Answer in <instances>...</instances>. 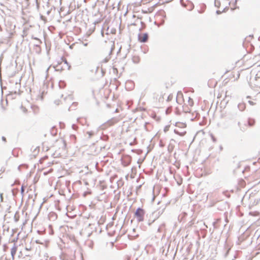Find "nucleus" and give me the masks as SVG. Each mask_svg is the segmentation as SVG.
<instances>
[{
  "mask_svg": "<svg viewBox=\"0 0 260 260\" xmlns=\"http://www.w3.org/2000/svg\"><path fill=\"white\" fill-rule=\"evenodd\" d=\"M145 211L141 208H138L135 212V216L138 222H142L144 219Z\"/></svg>",
  "mask_w": 260,
  "mask_h": 260,
  "instance_id": "1",
  "label": "nucleus"
},
{
  "mask_svg": "<svg viewBox=\"0 0 260 260\" xmlns=\"http://www.w3.org/2000/svg\"><path fill=\"white\" fill-rule=\"evenodd\" d=\"M148 35L147 33H144L142 35L139 34L138 36V40L141 43H145L148 41Z\"/></svg>",
  "mask_w": 260,
  "mask_h": 260,
  "instance_id": "2",
  "label": "nucleus"
},
{
  "mask_svg": "<svg viewBox=\"0 0 260 260\" xmlns=\"http://www.w3.org/2000/svg\"><path fill=\"white\" fill-rule=\"evenodd\" d=\"M238 115V113L236 110H231L228 114V118L230 119L236 118Z\"/></svg>",
  "mask_w": 260,
  "mask_h": 260,
  "instance_id": "3",
  "label": "nucleus"
},
{
  "mask_svg": "<svg viewBox=\"0 0 260 260\" xmlns=\"http://www.w3.org/2000/svg\"><path fill=\"white\" fill-rule=\"evenodd\" d=\"M120 119L119 117H113L107 121V124L109 126H112L118 123Z\"/></svg>",
  "mask_w": 260,
  "mask_h": 260,
  "instance_id": "4",
  "label": "nucleus"
},
{
  "mask_svg": "<svg viewBox=\"0 0 260 260\" xmlns=\"http://www.w3.org/2000/svg\"><path fill=\"white\" fill-rule=\"evenodd\" d=\"M238 125L239 126L240 131L242 132L246 131L248 127L247 123L242 124L239 121L238 122Z\"/></svg>",
  "mask_w": 260,
  "mask_h": 260,
  "instance_id": "5",
  "label": "nucleus"
},
{
  "mask_svg": "<svg viewBox=\"0 0 260 260\" xmlns=\"http://www.w3.org/2000/svg\"><path fill=\"white\" fill-rule=\"evenodd\" d=\"M255 122L256 121L255 119L251 117H249L247 120V124L248 127H253L254 126Z\"/></svg>",
  "mask_w": 260,
  "mask_h": 260,
  "instance_id": "6",
  "label": "nucleus"
},
{
  "mask_svg": "<svg viewBox=\"0 0 260 260\" xmlns=\"http://www.w3.org/2000/svg\"><path fill=\"white\" fill-rule=\"evenodd\" d=\"M17 250V246L15 244H14L13 246L12 247L11 249V254L13 259H14V256L16 253Z\"/></svg>",
  "mask_w": 260,
  "mask_h": 260,
  "instance_id": "7",
  "label": "nucleus"
},
{
  "mask_svg": "<svg viewBox=\"0 0 260 260\" xmlns=\"http://www.w3.org/2000/svg\"><path fill=\"white\" fill-rule=\"evenodd\" d=\"M246 108L245 104L243 103H239L238 105V108L240 111H243Z\"/></svg>",
  "mask_w": 260,
  "mask_h": 260,
  "instance_id": "8",
  "label": "nucleus"
},
{
  "mask_svg": "<svg viewBox=\"0 0 260 260\" xmlns=\"http://www.w3.org/2000/svg\"><path fill=\"white\" fill-rule=\"evenodd\" d=\"M174 133L179 135V136H183L185 135V134H186V132H179L178 130L177 129H174Z\"/></svg>",
  "mask_w": 260,
  "mask_h": 260,
  "instance_id": "9",
  "label": "nucleus"
},
{
  "mask_svg": "<svg viewBox=\"0 0 260 260\" xmlns=\"http://www.w3.org/2000/svg\"><path fill=\"white\" fill-rule=\"evenodd\" d=\"M140 58L138 56H134L133 57V61L134 63H137L139 62Z\"/></svg>",
  "mask_w": 260,
  "mask_h": 260,
  "instance_id": "10",
  "label": "nucleus"
},
{
  "mask_svg": "<svg viewBox=\"0 0 260 260\" xmlns=\"http://www.w3.org/2000/svg\"><path fill=\"white\" fill-rule=\"evenodd\" d=\"M176 126L181 127H184L186 126V124L183 123L181 122H176Z\"/></svg>",
  "mask_w": 260,
  "mask_h": 260,
  "instance_id": "11",
  "label": "nucleus"
},
{
  "mask_svg": "<svg viewBox=\"0 0 260 260\" xmlns=\"http://www.w3.org/2000/svg\"><path fill=\"white\" fill-rule=\"evenodd\" d=\"M188 5H189V7H188V10L189 11H191L194 8L193 4L191 2H188Z\"/></svg>",
  "mask_w": 260,
  "mask_h": 260,
  "instance_id": "12",
  "label": "nucleus"
},
{
  "mask_svg": "<svg viewBox=\"0 0 260 260\" xmlns=\"http://www.w3.org/2000/svg\"><path fill=\"white\" fill-rule=\"evenodd\" d=\"M86 134L88 135V138H91V137L94 135V133L92 131L87 132Z\"/></svg>",
  "mask_w": 260,
  "mask_h": 260,
  "instance_id": "13",
  "label": "nucleus"
},
{
  "mask_svg": "<svg viewBox=\"0 0 260 260\" xmlns=\"http://www.w3.org/2000/svg\"><path fill=\"white\" fill-rule=\"evenodd\" d=\"M156 220V218H154L152 220H151L150 219L148 220V224L149 225H151V224L154 222V221Z\"/></svg>",
  "mask_w": 260,
  "mask_h": 260,
  "instance_id": "14",
  "label": "nucleus"
},
{
  "mask_svg": "<svg viewBox=\"0 0 260 260\" xmlns=\"http://www.w3.org/2000/svg\"><path fill=\"white\" fill-rule=\"evenodd\" d=\"M25 256V257L23 258V260H30V259L29 258V256H30L29 254H26Z\"/></svg>",
  "mask_w": 260,
  "mask_h": 260,
  "instance_id": "15",
  "label": "nucleus"
},
{
  "mask_svg": "<svg viewBox=\"0 0 260 260\" xmlns=\"http://www.w3.org/2000/svg\"><path fill=\"white\" fill-rule=\"evenodd\" d=\"M32 39H34V40H36L38 42H39V44H40L42 43V41L39 39H38V38L37 37H35L34 36H32V38H31Z\"/></svg>",
  "mask_w": 260,
  "mask_h": 260,
  "instance_id": "16",
  "label": "nucleus"
},
{
  "mask_svg": "<svg viewBox=\"0 0 260 260\" xmlns=\"http://www.w3.org/2000/svg\"><path fill=\"white\" fill-rule=\"evenodd\" d=\"M24 190H25V187L23 185H22V186L21 187V193L22 194V196L23 195Z\"/></svg>",
  "mask_w": 260,
  "mask_h": 260,
  "instance_id": "17",
  "label": "nucleus"
},
{
  "mask_svg": "<svg viewBox=\"0 0 260 260\" xmlns=\"http://www.w3.org/2000/svg\"><path fill=\"white\" fill-rule=\"evenodd\" d=\"M164 226V224H162L157 229L158 232H161L162 228Z\"/></svg>",
  "mask_w": 260,
  "mask_h": 260,
  "instance_id": "18",
  "label": "nucleus"
},
{
  "mask_svg": "<svg viewBox=\"0 0 260 260\" xmlns=\"http://www.w3.org/2000/svg\"><path fill=\"white\" fill-rule=\"evenodd\" d=\"M172 99H173V95L170 94L168 96L167 101H170L172 100Z\"/></svg>",
  "mask_w": 260,
  "mask_h": 260,
  "instance_id": "19",
  "label": "nucleus"
},
{
  "mask_svg": "<svg viewBox=\"0 0 260 260\" xmlns=\"http://www.w3.org/2000/svg\"><path fill=\"white\" fill-rule=\"evenodd\" d=\"M248 103H249L250 105H255V103H254V102H253V101H248Z\"/></svg>",
  "mask_w": 260,
  "mask_h": 260,
  "instance_id": "20",
  "label": "nucleus"
},
{
  "mask_svg": "<svg viewBox=\"0 0 260 260\" xmlns=\"http://www.w3.org/2000/svg\"><path fill=\"white\" fill-rule=\"evenodd\" d=\"M211 138H212V141H213L214 142H216V140L215 138L213 136V135H211Z\"/></svg>",
  "mask_w": 260,
  "mask_h": 260,
  "instance_id": "21",
  "label": "nucleus"
},
{
  "mask_svg": "<svg viewBox=\"0 0 260 260\" xmlns=\"http://www.w3.org/2000/svg\"><path fill=\"white\" fill-rule=\"evenodd\" d=\"M72 127L73 129H76L78 127L75 124H73L72 125Z\"/></svg>",
  "mask_w": 260,
  "mask_h": 260,
  "instance_id": "22",
  "label": "nucleus"
},
{
  "mask_svg": "<svg viewBox=\"0 0 260 260\" xmlns=\"http://www.w3.org/2000/svg\"><path fill=\"white\" fill-rule=\"evenodd\" d=\"M109 58H108V57H106V58L104 59L103 61H104V62H107L109 61Z\"/></svg>",
  "mask_w": 260,
  "mask_h": 260,
  "instance_id": "23",
  "label": "nucleus"
},
{
  "mask_svg": "<svg viewBox=\"0 0 260 260\" xmlns=\"http://www.w3.org/2000/svg\"><path fill=\"white\" fill-rule=\"evenodd\" d=\"M180 2H181V4L182 5V6L184 7H186V5H185L183 2V0H180Z\"/></svg>",
  "mask_w": 260,
  "mask_h": 260,
  "instance_id": "24",
  "label": "nucleus"
},
{
  "mask_svg": "<svg viewBox=\"0 0 260 260\" xmlns=\"http://www.w3.org/2000/svg\"><path fill=\"white\" fill-rule=\"evenodd\" d=\"M25 249L26 250L30 251V250H31V248L30 246L29 247H26Z\"/></svg>",
  "mask_w": 260,
  "mask_h": 260,
  "instance_id": "25",
  "label": "nucleus"
},
{
  "mask_svg": "<svg viewBox=\"0 0 260 260\" xmlns=\"http://www.w3.org/2000/svg\"><path fill=\"white\" fill-rule=\"evenodd\" d=\"M62 144H63V147L65 148L66 146V142L64 140L61 141Z\"/></svg>",
  "mask_w": 260,
  "mask_h": 260,
  "instance_id": "26",
  "label": "nucleus"
},
{
  "mask_svg": "<svg viewBox=\"0 0 260 260\" xmlns=\"http://www.w3.org/2000/svg\"><path fill=\"white\" fill-rule=\"evenodd\" d=\"M141 25H142L143 27H144L145 26V24L144 22L141 21Z\"/></svg>",
  "mask_w": 260,
  "mask_h": 260,
  "instance_id": "27",
  "label": "nucleus"
},
{
  "mask_svg": "<svg viewBox=\"0 0 260 260\" xmlns=\"http://www.w3.org/2000/svg\"><path fill=\"white\" fill-rule=\"evenodd\" d=\"M216 14H221V12L219 10L216 11Z\"/></svg>",
  "mask_w": 260,
  "mask_h": 260,
  "instance_id": "28",
  "label": "nucleus"
},
{
  "mask_svg": "<svg viewBox=\"0 0 260 260\" xmlns=\"http://www.w3.org/2000/svg\"><path fill=\"white\" fill-rule=\"evenodd\" d=\"M114 49V45H112L111 47V52H112V50Z\"/></svg>",
  "mask_w": 260,
  "mask_h": 260,
  "instance_id": "29",
  "label": "nucleus"
},
{
  "mask_svg": "<svg viewBox=\"0 0 260 260\" xmlns=\"http://www.w3.org/2000/svg\"><path fill=\"white\" fill-rule=\"evenodd\" d=\"M71 138H74V139H76V137H75V136L74 135H71Z\"/></svg>",
  "mask_w": 260,
  "mask_h": 260,
  "instance_id": "30",
  "label": "nucleus"
},
{
  "mask_svg": "<svg viewBox=\"0 0 260 260\" xmlns=\"http://www.w3.org/2000/svg\"><path fill=\"white\" fill-rule=\"evenodd\" d=\"M2 140L4 141H6V139L5 137H2Z\"/></svg>",
  "mask_w": 260,
  "mask_h": 260,
  "instance_id": "31",
  "label": "nucleus"
},
{
  "mask_svg": "<svg viewBox=\"0 0 260 260\" xmlns=\"http://www.w3.org/2000/svg\"><path fill=\"white\" fill-rule=\"evenodd\" d=\"M59 86L60 88H63V86H61V82L59 83Z\"/></svg>",
  "mask_w": 260,
  "mask_h": 260,
  "instance_id": "32",
  "label": "nucleus"
},
{
  "mask_svg": "<svg viewBox=\"0 0 260 260\" xmlns=\"http://www.w3.org/2000/svg\"><path fill=\"white\" fill-rule=\"evenodd\" d=\"M37 47H40V44H39V42H37V44L36 45Z\"/></svg>",
  "mask_w": 260,
  "mask_h": 260,
  "instance_id": "33",
  "label": "nucleus"
},
{
  "mask_svg": "<svg viewBox=\"0 0 260 260\" xmlns=\"http://www.w3.org/2000/svg\"><path fill=\"white\" fill-rule=\"evenodd\" d=\"M87 43H83V45L84 46H87Z\"/></svg>",
  "mask_w": 260,
  "mask_h": 260,
  "instance_id": "34",
  "label": "nucleus"
},
{
  "mask_svg": "<svg viewBox=\"0 0 260 260\" xmlns=\"http://www.w3.org/2000/svg\"><path fill=\"white\" fill-rule=\"evenodd\" d=\"M169 110H170V109H169V108H168V109H167V110H166V112H167V113H168V112H169Z\"/></svg>",
  "mask_w": 260,
  "mask_h": 260,
  "instance_id": "35",
  "label": "nucleus"
},
{
  "mask_svg": "<svg viewBox=\"0 0 260 260\" xmlns=\"http://www.w3.org/2000/svg\"><path fill=\"white\" fill-rule=\"evenodd\" d=\"M129 164V162H128V163H126V164H125V165H124V166H128Z\"/></svg>",
  "mask_w": 260,
  "mask_h": 260,
  "instance_id": "36",
  "label": "nucleus"
},
{
  "mask_svg": "<svg viewBox=\"0 0 260 260\" xmlns=\"http://www.w3.org/2000/svg\"><path fill=\"white\" fill-rule=\"evenodd\" d=\"M37 1H38V0H36L37 5V6L38 7V6H39V4H38V2H37Z\"/></svg>",
  "mask_w": 260,
  "mask_h": 260,
  "instance_id": "37",
  "label": "nucleus"
},
{
  "mask_svg": "<svg viewBox=\"0 0 260 260\" xmlns=\"http://www.w3.org/2000/svg\"><path fill=\"white\" fill-rule=\"evenodd\" d=\"M117 111H118V109H116L115 110V112H117Z\"/></svg>",
  "mask_w": 260,
  "mask_h": 260,
  "instance_id": "38",
  "label": "nucleus"
},
{
  "mask_svg": "<svg viewBox=\"0 0 260 260\" xmlns=\"http://www.w3.org/2000/svg\"><path fill=\"white\" fill-rule=\"evenodd\" d=\"M228 252H229V251H228L226 252V253L225 255H226L228 254Z\"/></svg>",
  "mask_w": 260,
  "mask_h": 260,
  "instance_id": "39",
  "label": "nucleus"
},
{
  "mask_svg": "<svg viewBox=\"0 0 260 260\" xmlns=\"http://www.w3.org/2000/svg\"><path fill=\"white\" fill-rule=\"evenodd\" d=\"M49 13H50V12H49V11H48V12H47V14H49Z\"/></svg>",
  "mask_w": 260,
  "mask_h": 260,
  "instance_id": "40",
  "label": "nucleus"
},
{
  "mask_svg": "<svg viewBox=\"0 0 260 260\" xmlns=\"http://www.w3.org/2000/svg\"><path fill=\"white\" fill-rule=\"evenodd\" d=\"M65 63H67V60L65 61Z\"/></svg>",
  "mask_w": 260,
  "mask_h": 260,
  "instance_id": "41",
  "label": "nucleus"
},
{
  "mask_svg": "<svg viewBox=\"0 0 260 260\" xmlns=\"http://www.w3.org/2000/svg\"><path fill=\"white\" fill-rule=\"evenodd\" d=\"M232 260H234V259H232Z\"/></svg>",
  "mask_w": 260,
  "mask_h": 260,
  "instance_id": "42",
  "label": "nucleus"
}]
</instances>
